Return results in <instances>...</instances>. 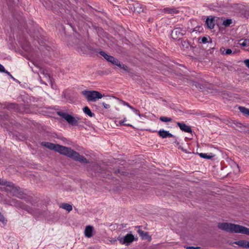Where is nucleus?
<instances>
[{
  "mask_svg": "<svg viewBox=\"0 0 249 249\" xmlns=\"http://www.w3.org/2000/svg\"><path fill=\"white\" fill-rule=\"evenodd\" d=\"M41 145L49 149L53 150L62 155H65L74 160H75L80 161L81 163H89L88 160L84 156L80 155L78 152L74 151L71 148L62 146L58 144H54L46 142H42Z\"/></svg>",
  "mask_w": 249,
  "mask_h": 249,
  "instance_id": "obj_1",
  "label": "nucleus"
},
{
  "mask_svg": "<svg viewBox=\"0 0 249 249\" xmlns=\"http://www.w3.org/2000/svg\"><path fill=\"white\" fill-rule=\"evenodd\" d=\"M217 228L223 231L231 233H240L249 235V228L239 225L226 222H219Z\"/></svg>",
  "mask_w": 249,
  "mask_h": 249,
  "instance_id": "obj_2",
  "label": "nucleus"
},
{
  "mask_svg": "<svg viewBox=\"0 0 249 249\" xmlns=\"http://www.w3.org/2000/svg\"><path fill=\"white\" fill-rule=\"evenodd\" d=\"M81 93L88 101L95 102L97 100L101 99L104 96L96 90H85L82 91Z\"/></svg>",
  "mask_w": 249,
  "mask_h": 249,
  "instance_id": "obj_3",
  "label": "nucleus"
},
{
  "mask_svg": "<svg viewBox=\"0 0 249 249\" xmlns=\"http://www.w3.org/2000/svg\"><path fill=\"white\" fill-rule=\"evenodd\" d=\"M57 114L63 119H65L69 123V124L72 126L78 125L77 123L78 120H79V118H75L71 115L61 111L57 112Z\"/></svg>",
  "mask_w": 249,
  "mask_h": 249,
  "instance_id": "obj_4",
  "label": "nucleus"
},
{
  "mask_svg": "<svg viewBox=\"0 0 249 249\" xmlns=\"http://www.w3.org/2000/svg\"><path fill=\"white\" fill-rule=\"evenodd\" d=\"M186 33V30L180 27H175L171 33V36L174 40H179Z\"/></svg>",
  "mask_w": 249,
  "mask_h": 249,
  "instance_id": "obj_5",
  "label": "nucleus"
},
{
  "mask_svg": "<svg viewBox=\"0 0 249 249\" xmlns=\"http://www.w3.org/2000/svg\"><path fill=\"white\" fill-rule=\"evenodd\" d=\"M3 182H4V184H2V185H5L12 189L11 192L13 193V196L19 197L18 195L19 194L20 191L19 187L16 186L13 183L7 181L4 179L3 180Z\"/></svg>",
  "mask_w": 249,
  "mask_h": 249,
  "instance_id": "obj_6",
  "label": "nucleus"
},
{
  "mask_svg": "<svg viewBox=\"0 0 249 249\" xmlns=\"http://www.w3.org/2000/svg\"><path fill=\"white\" fill-rule=\"evenodd\" d=\"M99 54H101L104 58L107 60L108 62L111 63L112 64L115 65L116 63H117L118 59L115 58L112 55H110L104 51H100Z\"/></svg>",
  "mask_w": 249,
  "mask_h": 249,
  "instance_id": "obj_7",
  "label": "nucleus"
},
{
  "mask_svg": "<svg viewBox=\"0 0 249 249\" xmlns=\"http://www.w3.org/2000/svg\"><path fill=\"white\" fill-rule=\"evenodd\" d=\"M135 240L134 236L131 233L127 234L124 237L120 240L122 244L129 245Z\"/></svg>",
  "mask_w": 249,
  "mask_h": 249,
  "instance_id": "obj_8",
  "label": "nucleus"
},
{
  "mask_svg": "<svg viewBox=\"0 0 249 249\" xmlns=\"http://www.w3.org/2000/svg\"><path fill=\"white\" fill-rule=\"evenodd\" d=\"M177 124L182 131L187 133H192V130L191 127L185 123L177 122Z\"/></svg>",
  "mask_w": 249,
  "mask_h": 249,
  "instance_id": "obj_9",
  "label": "nucleus"
},
{
  "mask_svg": "<svg viewBox=\"0 0 249 249\" xmlns=\"http://www.w3.org/2000/svg\"><path fill=\"white\" fill-rule=\"evenodd\" d=\"M14 201L15 202V205L16 206V207L21 208L24 210H26L29 213H32V209L30 208L29 207L24 204V203H23L22 202L17 200H15Z\"/></svg>",
  "mask_w": 249,
  "mask_h": 249,
  "instance_id": "obj_10",
  "label": "nucleus"
},
{
  "mask_svg": "<svg viewBox=\"0 0 249 249\" xmlns=\"http://www.w3.org/2000/svg\"><path fill=\"white\" fill-rule=\"evenodd\" d=\"M136 228H139L138 230L137 231V232L140 234V235L141 236L142 239H143V240L148 239V241H151V236L149 235L148 232H144V231H143L141 229H140V226H137Z\"/></svg>",
  "mask_w": 249,
  "mask_h": 249,
  "instance_id": "obj_11",
  "label": "nucleus"
},
{
  "mask_svg": "<svg viewBox=\"0 0 249 249\" xmlns=\"http://www.w3.org/2000/svg\"><path fill=\"white\" fill-rule=\"evenodd\" d=\"M158 134L159 136L163 139L173 137V135L168 131H166L163 129L160 130L158 131Z\"/></svg>",
  "mask_w": 249,
  "mask_h": 249,
  "instance_id": "obj_12",
  "label": "nucleus"
},
{
  "mask_svg": "<svg viewBox=\"0 0 249 249\" xmlns=\"http://www.w3.org/2000/svg\"><path fill=\"white\" fill-rule=\"evenodd\" d=\"M93 231V228L92 226L89 225L86 227L85 230V236L88 238H90L92 236V232Z\"/></svg>",
  "mask_w": 249,
  "mask_h": 249,
  "instance_id": "obj_13",
  "label": "nucleus"
},
{
  "mask_svg": "<svg viewBox=\"0 0 249 249\" xmlns=\"http://www.w3.org/2000/svg\"><path fill=\"white\" fill-rule=\"evenodd\" d=\"M3 108L10 109H18V105L12 103H5L3 105Z\"/></svg>",
  "mask_w": 249,
  "mask_h": 249,
  "instance_id": "obj_14",
  "label": "nucleus"
},
{
  "mask_svg": "<svg viewBox=\"0 0 249 249\" xmlns=\"http://www.w3.org/2000/svg\"><path fill=\"white\" fill-rule=\"evenodd\" d=\"M206 23L208 28L212 29L214 28L215 24L214 22V17L209 18L208 17L206 20Z\"/></svg>",
  "mask_w": 249,
  "mask_h": 249,
  "instance_id": "obj_15",
  "label": "nucleus"
},
{
  "mask_svg": "<svg viewBox=\"0 0 249 249\" xmlns=\"http://www.w3.org/2000/svg\"><path fill=\"white\" fill-rule=\"evenodd\" d=\"M116 66H118L119 68L123 69L124 71L126 72H130V70L126 65L124 64L122 62H120L119 60L117 61V63L115 64Z\"/></svg>",
  "mask_w": 249,
  "mask_h": 249,
  "instance_id": "obj_16",
  "label": "nucleus"
},
{
  "mask_svg": "<svg viewBox=\"0 0 249 249\" xmlns=\"http://www.w3.org/2000/svg\"><path fill=\"white\" fill-rule=\"evenodd\" d=\"M162 12L168 14H176L178 12V11L175 8H165L162 10Z\"/></svg>",
  "mask_w": 249,
  "mask_h": 249,
  "instance_id": "obj_17",
  "label": "nucleus"
},
{
  "mask_svg": "<svg viewBox=\"0 0 249 249\" xmlns=\"http://www.w3.org/2000/svg\"><path fill=\"white\" fill-rule=\"evenodd\" d=\"M235 243L240 247L249 248V242L245 240H240L238 241H236Z\"/></svg>",
  "mask_w": 249,
  "mask_h": 249,
  "instance_id": "obj_18",
  "label": "nucleus"
},
{
  "mask_svg": "<svg viewBox=\"0 0 249 249\" xmlns=\"http://www.w3.org/2000/svg\"><path fill=\"white\" fill-rule=\"evenodd\" d=\"M40 74L43 75V78H45L46 80L51 82V77L50 75L48 73L47 71L45 70H40Z\"/></svg>",
  "mask_w": 249,
  "mask_h": 249,
  "instance_id": "obj_19",
  "label": "nucleus"
},
{
  "mask_svg": "<svg viewBox=\"0 0 249 249\" xmlns=\"http://www.w3.org/2000/svg\"><path fill=\"white\" fill-rule=\"evenodd\" d=\"M60 207L66 210V211H67L69 212L71 211L72 209V206L68 203H62L61 204V205L60 206Z\"/></svg>",
  "mask_w": 249,
  "mask_h": 249,
  "instance_id": "obj_20",
  "label": "nucleus"
},
{
  "mask_svg": "<svg viewBox=\"0 0 249 249\" xmlns=\"http://www.w3.org/2000/svg\"><path fill=\"white\" fill-rule=\"evenodd\" d=\"M83 111L84 113L87 115H88L90 117H93L94 116V114L92 113L89 108L88 107H85L83 108Z\"/></svg>",
  "mask_w": 249,
  "mask_h": 249,
  "instance_id": "obj_21",
  "label": "nucleus"
},
{
  "mask_svg": "<svg viewBox=\"0 0 249 249\" xmlns=\"http://www.w3.org/2000/svg\"><path fill=\"white\" fill-rule=\"evenodd\" d=\"M239 109L244 115L249 116V109L244 107H239Z\"/></svg>",
  "mask_w": 249,
  "mask_h": 249,
  "instance_id": "obj_22",
  "label": "nucleus"
},
{
  "mask_svg": "<svg viewBox=\"0 0 249 249\" xmlns=\"http://www.w3.org/2000/svg\"><path fill=\"white\" fill-rule=\"evenodd\" d=\"M160 120L163 122H168L172 121V119L171 118L167 117L165 116H161L160 118Z\"/></svg>",
  "mask_w": 249,
  "mask_h": 249,
  "instance_id": "obj_23",
  "label": "nucleus"
},
{
  "mask_svg": "<svg viewBox=\"0 0 249 249\" xmlns=\"http://www.w3.org/2000/svg\"><path fill=\"white\" fill-rule=\"evenodd\" d=\"M134 8L135 10H136L138 13L143 12L144 10V9L142 8V5L140 4H137Z\"/></svg>",
  "mask_w": 249,
  "mask_h": 249,
  "instance_id": "obj_24",
  "label": "nucleus"
},
{
  "mask_svg": "<svg viewBox=\"0 0 249 249\" xmlns=\"http://www.w3.org/2000/svg\"><path fill=\"white\" fill-rule=\"evenodd\" d=\"M232 23V20L231 19H227L224 20L222 24L225 26H229Z\"/></svg>",
  "mask_w": 249,
  "mask_h": 249,
  "instance_id": "obj_25",
  "label": "nucleus"
},
{
  "mask_svg": "<svg viewBox=\"0 0 249 249\" xmlns=\"http://www.w3.org/2000/svg\"><path fill=\"white\" fill-rule=\"evenodd\" d=\"M193 85L195 86L196 88L199 89H203L205 88L204 85L197 82H195Z\"/></svg>",
  "mask_w": 249,
  "mask_h": 249,
  "instance_id": "obj_26",
  "label": "nucleus"
},
{
  "mask_svg": "<svg viewBox=\"0 0 249 249\" xmlns=\"http://www.w3.org/2000/svg\"><path fill=\"white\" fill-rule=\"evenodd\" d=\"M199 155L201 158H203L207 159H211L213 157V156L207 155V154H205V153H201Z\"/></svg>",
  "mask_w": 249,
  "mask_h": 249,
  "instance_id": "obj_27",
  "label": "nucleus"
},
{
  "mask_svg": "<svg viewBox=\"0 0 249 249\" xmlns=\"http://www.w3.org/2000/svg\"><path fill=\"white\" fill-rule=\"evenodd\" d=\"M181 45H182L183 47H184V48H188L189 47V46H190L189 43L188 41H182L181 42Z\"/></svg>",
  "mask_w": 249,
  "mask_h": 249,
  "instance_id": "obj_28",
  "label": "nucleus"
},
{
  "mask_svg": "<svg viewBox=\"0 0 249 249\" xmlns=\"http://www.w3.org/2000/svg\"><path fill=\"white\" fill-rule=\"evenodd\" d=\"M201 40V43H206V42H208V38L207 37H205V36H203V37L202 38H198V41H200Z\"/></svg>",
  "mask_w": 249,
  "mask_h": 249,
  "instance_id": "obj_29",
  "label": "nucleus"
},
{
  "mask_svg": "<svg viewBox=\"0 0 249 249\" xmlns=\"http://www.w3.org/2000/svg\"><path fill=\"white\" fill-rule=\"evenodd\" d=\"M126 121V118H124V120L123 121H120V124H121V125H126V126H132V125L130 124H124V122Z\"/></svg>",
  "mask_w": 249,
  "mask_h": 249,
  "instance_id": "obj_30",
  "label": "nucleus"
},
{
  "mask_svg": "<svg viewBox=\"0 0 249 249\" xmlns=\"http://www.w3.org/2000/svg\"><path fill=\"white\" fill-rule=\"evenodd\" d=\"M231 53H232V51L230 49H227L225 53V54H231Z\"/></svg>",
  "mask_w": 249,
  "mask_h": 249,
  "instance_id": "obj_31",
  "label": "nucleus"
},
{
  "mask_svg": "<svg viewBox=\"0 0 249 249\" xmlns=\"http://www.w3.org/2000/svg\"><path fill=\"white\" fill-rule=\"evenodd\" d=\"M102 105L104 106V108L106 109H108L110 108V105L109 104H107L105 103H103Z\"/></svg>",
  "mask_w": 249,
  "mask_h": 249,
  "instance_id": "obj_32",
  "label": "nucleus"
},
{
  "mask_svg": "<svg viewBox=\"0 0 249 249\" xmlns=\"http://www.w3.org/2000/svg\"><path fill=\"white\" fill-rule=\"evenodd\" d=\"M0 221L2 222H4L6 221L4 217L1 214L0 215Z\"/></svg>",
  "mask_w": 249,
  "mask_h": 249,
  "instance_id": "obj_33",
  "label": "nucleus"
},
{
  "mask_svg": "<svg viewBox=\"0 0 249 249\" xmlns=\"http://www.w3.org/2000/svg\"><path fill=\"white\" fill-rule=\"evenodd\" d=\"M244 63L246 66L249 69V59H246L244 61Z\"/></svg>",
  "mask_w": 249,
  "mask_h": 249,
  "instance_id": "obj_34",
  "label": "nucleus"
},
{
  "mask_svg": "<svg viewBox=\"0 0 249 249\" xmlns=\"http://www.w3.org/2000/svg\"><path fill=\"white\" fill-rule=\"evenodd\" d=\"M128 107L131 109L133 110L135 112H138V110L134 108L133 107L131 106L130 105L128 106Z\"/></svg>",
  "mask_w": 249,
  "mask_h": 249,
  "instance_id": "obj_35",
  "label": "nucleus"
},
{
  "mask_svg": "<svg viewBox=\"0 0 249 249\" xmlns=\"http://www.w3.org/2000/svg\"><path fill=\"white\" fill-rule=\"evenodd\" d=\"M185 247L186 248V249H196L199 248L198 247H195L193 246H187Z\"/></svg>",
  "mask_w": 249,
  "mask_h": 249,
  "instance_id": "obj_36",
  "label": "nucleus"
},
{
  "mask_svg": "<svg viewBox=\"0 0 249 249\" xmlns=\"http://www.w3.org/2000/svg\"><path fill=\"white\" fill-rule=\"evenodd\" d=\"M2 72H4V73H6L7 75L10 76L11 78H12L13 79H14V77L11 74V73L9 72H8V71H6L5 69H4V71H2Z\"/></svg>",
  "mask_w": 249,
  "mask_h": 249,
  "instance_id": "obj_37",
  "label": "nucleus"
},
{
  "mask_svg": "<svg viewBox=\"0 0 249 249\" xmlns=\"http://www.w3.org/2000/svg\"><path fill=\"white\" fill-rule=\"evenodd\" d=\"M120 101L124 106H126L128 107L129 104L128 103H127L125 101H124L123 100H120Z\"/></svg>",
  "mask_w": 249,
  "mask_h": 249,
  "instance_id": "obj_38",
  "label": "nucleus"
},
{
  "mask_svg": "<svg viewBox=\"0 0 249 249\" xmlns=\"http://www.w3.org/2000/svg\"><path fill=\"white\" fill-rule=\"evenodd\" d=\"M2 71H4V67L0 64V72H2Z\"/></svg>",
  "mask_w": 249,
  "mask_h": 249,
  "instance_id": "obj_39",
  "label": "nucleus"
},
{
  "mask_svg": "<svg viewBox=\"0 0 249 249\" xmlns=\"http://www.w3.org/2000/svg\"><path fill=\"white\" fill-rule=\"evenodd\" d=\"M224 51H225V49L223 47H222L220 49V52L223 54H225V53H224Z\"/></svg>",
  "mask_w": 249,
  "mask_h": 249,
  "instance_id": "obj_40",
  "label": "nucleus"
},
{
  "mask_svg": "<svg viewBox=\"0 0 249 249\" xmlns=\"http://www.w3.org/2000/svg\"><path fill=\"white\" fill-rule=\"evenodd\" d=\"M247 42L248 41L247 40H244V41L241 44V45L243 46L247 45Z\"/></svg>",
  "mask_w": 249,
  "mask_h": 249,
  "instance_id": "obj_41",
  "label": "nucleus"
},
{
  "mask_svg": "<svg viewBox=\"0 0 249 249\" xmlns=\"http://www.w3.org/2000/svg\"><path fill=\"white\" fill-rule=\"evenodd\" d=\"M39 77H40V82L42 83V84H44L45 85H47L45 83L43 82V80L42 79H41V77L40 76H39Z\"/></svg>",
  "mask_w": 249,
  "mask_h": 249,
  "instance_id": "obj_42",
  "label": "nucleus"
},
{
  "mask_svg": "<svg viewBox=\"0 0 249 249\" xmlns=\"http://www.w3.org/2000/svg\"><path fill=\"white\" fill-rule=\"evenodd\" d=\"M3 179H0V185H2V184H4V182H3Z\"/></svg>",
  "mask_w": 249,
  "mask_h": 249,
  "instance_id": "obj_43",
  "label": "nucleus"
},
{
  "mask_svg": "<svg viewBox=\"0 0 249 249\" xmlns=\"http://www.w3.org/2000/svg\"><path fill=\"white\" fill-rule=\"evenodd\" d=\"M136 114H137L139 116L141 117V114L140 113L139 110H138V112H135Z\"/></svg>",
  "mask_w": 249,
  "mask_h": 249,
  "instance_id": "obj_44",
  "label": "nucleus"
},
{
  "mask_svg": "<svg viewBox=\"0 0 249 249\" xmlns=\"http://www.w3.org/2000/svg\"><path fill=\"white\" fill-rule=\"evenodd\" d=\"M120 173V170L119 169H118L117 170L115 171V173Z\"/></svg>",
  "mask_w": 249,
  "mask_h": 249,
  "instance_id": "obj_45",
  "label": "nucleus"
}]
</instances>
